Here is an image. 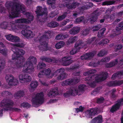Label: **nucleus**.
<instances>
[{"label":"nucleus","instance_id":"72a5a7b5","mask_svg":"<svg viewBox=\"0 0 123 123\" xmlns=\"http://www.w3.org/2000/svg\"><path fill=\"white\" fill-rule=\"evenodd\" d=\"M38 82L36 81H31L30 85L31 88L34 89L36 88L38 85Z\"/></svg>","mask_w":123,"mask_h":123},{"label":"nucleus","instance_id":"f257e3e1","mask_svg":"<svg viewBox=\"0 0 123 123\" xmlns=\"http://www.w3.org/2000/svg\"><path fill=\"white\" fill-rule=\"evenodd\" d=\"M12 50L14 53L12 55V59L15 60V63H11V67L14 69L22 67L25 60V58L22 56L25 53V51L15 47L12 48Z\"/></svg>","mask_w":123,"mask_h":123},{"label":"nucleus","instance_id":"de8ad7c7","mask_svg":"<svg viewBox=\"0 0 123 123\" xmlns=\"http://www.w3.org/2000/svg\"><path fill=\"white\" fill-rule=\"evenodd\" d=\"M98 17L94 15H92L90 18V21L91 23H93L95 22L97 19Z\"/></svg>","mask_w":123,"mask_h":123},{"label":"nucleus","instance_id":"4be33fe9","mask_svg":"<svg viewBox=\"0 0 123 123\" xmlns=\"http://www.w3.org/2000/svg\"><path fill=\"white\" fill-rule=\"evenodd\" d=\"M80 3L77 2H73L71 5L69 3H66L65 5L66 7L68 9H72L75 8L77 6H79Z\"/></svg>","mask_w":123,"mask_h":123},{"label":"nucleus","instance_id":"052dcab7","mask_svg":"<svg viewBox=\"0 0 123 123\" xmlns=\"http://www.w3.org/2000/svg\"><path fill=\"white\" fill-rule=\"evenodd\" d=\"M96 70L95 69H91L87 71L86 73L88 75H89L91 74H93L96 72Z\"/></svg>","mask_w":123,"mask_h":123},{"label":"nucleus","instance_id":"680f3d73","mask_svg":"<svg viewBox=\"0 0 123 123\" xmlns=\"http://www.w3.org/2000/svg\"><path fill=\"white\" fill-rule=\"evenodd\" d=\"M13 39H12V42H16L19 41V38L18 37L16 36H13Z\"/></svg>","mask_w":123,"mask_h":123},{"label":"nucleus","instance_id":"5fc2aeb1","mask_svg":"<svg viewBox=\"0 0 123 123\" xmlns=\"http://www.w3.org/2000/svg\"><path fill=\"white\" fill-rule=\"evenodd\" d=\"M89 33V30L88 29H86L84 30H83L82 31L81 34L84 36H86Z\"/></svg>","mask_w":123,"mask_h":123},{"label":"nucleus","instance_id":"c9c22d12","mask_svg":"<svg viewBox=\"0 0 123 123\" xmlns=\"http://www.w3.org/2000/svg\"><path fill=\"white\" fill-rule=\"evenodd\" d=\"M106 28H104L100 30L98 33V37L99 38L102 37L104 33V32L106 31Z\"/></svg>","mask_w":123,"mask_h":123},{"label":"nucleus","instance_id":"7ed1b4c3","mask_svg":"<svg viewBox=\"0 0 123 123\" xmlns=\"http://www.w3.org/2000/svg\"><path fill=\"white\" fill-rule=\"evenodd\" d=\"M37 61L36 58L33 56H30L23 66V72L31 74L34 70L33 63L36 64Z\"/></svg>","mask_w":123,"mask_h":123},{"label":"nucleus","instance_id":"e2e57ef3","mask_svg":"<svg viewBox=\"0 0 123 123\" xmlns=\"http://www.w3.org/2000/svg\"><path fill=\"white\" fill-rule=\"evenodd\" d=\"M93 13L94 15L96 16L97 17L100 15V13L99 10L98 9L94 11L93 12Z\"/></svg>","mask_w":123,"mask_h":123},{"label":"nucleus","instance_id":"ddd939ff","mask_svg":"<svg viewBox=\"0 0 123 123\" xmlns=\"http://www.w3.org/2000/svg\"><path fill=\"white\" fill-rule=\"evenodd\" d=\"M107 76L108 73L107 72H102L100 75L95 77L94 81L96 83L102 82L105 80Z\"/></svg>","mask_w":123,"mask_h":123},{"label":"nucleus","instance_id":"c03bdc74","mask_svg":"<svg viewBox=\"0 0 123 123\" xmlns=\"http://www.w3.org/2000/svg\"><path fill=\"white\" fill-rule=\"evenodd\" d=\"M68 14L67 12H65L62 15L58 17L57 19V20L60 21L62 20L66 17Z\"/></svg>","mask_w":123,"mask_h":123},{"label":"nucleus","instance_id":"58836bf2","mask_svg":"<svg viewBox=\"0 0 123 123\" xmlns=\"http://www.w3.org/2000/svg\"><path fill=\"white\" fill-rule=\"evenodd\" d=\"M118 62L117 59H116L115 61H112L108 63V68L112 67L116 65Z\"/></svg>","mask_w":123,"mask_h":123},{"label":"nucleus","instance_id":"4d7b16f0","mask_svg":"<svg viewBox=\"0 0 123 123\" xmlns=\"http://www.w3.org/2000/svg\"><path fill=\"white\" fill-rule=\"evenodd\" d=\"M7 49H2L0 50V53H1L3 55L5 56L7 55Z\"/></svg>","mask_w":123,"mask_h":123},{"label":"nucleus","instance_id":"49530a36","mask_svg":"<svg viewBox=\"0 0 123 123\" xmlns=\"http://www.w3.org/2000/svg\"><path fill=\"white\" fill-rule=\"evenodd\" d=\"M104 100L105 99L104 97H101L97 99L96 103L98 104L102 103L103 102Z\"/></svg>","mask_w":123,"mask_h":123},{"label":"nucleus","instance_id":"9b49d317","mask_svg":"<svg viewBox=\"0 0 123 123\" xmlns=\"http://www.w3.org/2000/svg\"><path fill=\"white\" fill-rule=\"evenodd\" d=\"M18 77L20 82L21 83L29 82L31 80V76L29 75L25 74H20Z\"/></svg>","mask_w":123,"mask_h":123},{"label":"nucleus","instance_id":"20e7f679","mask_svg":"<svg viewBox=\"0 0 123 123\" xmlns=\"http://www.w3.org/2000/svg\"><path fill=\"white\" fill-rule=\"evenodd\" d=\"M14 102L13 101L9 99H4L1 101L0 105L2 107H6L5 109L6 111L8 110L12 112H19L21 111V109L16 108L13 107Z\"/></svg>","mask_w":123,"mask_h":123},{"label":"nucleus","instance_id":"a18cd8bd","mask_svg":"<svg viewBox=\"0 0 123 123\" xmlns=\"http://www.w3.org/2000/svg\"><path fill=\"white\" fill-rule=\"evenodd\" d=\"M100 89V87H98L94 89L93 91L92 92L91 94L94 95H96L99 92Z\"/></svg>","mask_w":123,"mask_h":123},{"label":"nucleus","instance_id":"8fccbe9b","mask_svg":"<svg viewBox=\"0 0 123 123\" xmlns=\"http://www.w3.org/2000/svg\"><path fill=\"white\" fill-rule=\"evenodd\" d=\"M96 40V37H92L91 38L87 39V40L86 41L87 44H90L92 43L93 41L95 40Z\"/></svg>","mask_w":123,"mask_h":123},{"label":"nucleus","instance_id":"6ab92c4d","mask_svg":"<svg viewBox=\"0 0 123 123\" xmlns=\"http://www.w3.org/2000/svg\"><path fill=\"white\" fill-rule=\"evenodd\" d=\"M21 33L25 37L27 38L33 37L32 32L30 30L26 29L23 30L21 31Z\"/></svg>","mask_w":123,"mask_h":123},{"label":"nucleus","instance_id":"9d476101","mask_svg":"<svg viewBox=\"0 0 123 123\" xmlns=\"http://www.w3.org/2000/svg\"><path fill=\"white\" fill-rule=\"evenodd\" d=\"M78 94V90L75 87H71L69 91L63 94L65 98H68L70 95L75 96Z\"/></svg>","mask_w":123,"mask_h":123},{"label":"nucleus","instance_id":"37998d69","mask_svg":"<svg viewBox=\"0 0 123 123\" xmlns=\"http://www.w3.org/2000/svg\"><path fill=\"white\" fill-rule=\"evenodd\" d=\"M77 36H75L73 37H70L68 40V42L69 44L74 43L77 40Z\"/></svg>","mask_w":123,"mask_h":123},{"label":"nucleus","instance_id":"1a4fd4ad","mask_svg":"<svg viewBox=\"0 0 123 123\" xmlns=\"http://www.w3.org/2000/svg\"><path fill=\"white\" fill-rule=\"evenodd\" d=\"M123 104V97L117 100L116 103L111 107L110 111L112 113H114L117 111L119 109L121 105Z\"/></svg>","mask_w":123,"mask_h":123},{"label":"nucleus","instance_id":"473e14b6","mask_svg":"<svg viewBox=\"0 0 123 123\" xmlns=\"http://www.w3.org/2000/svg\"><path fill=\"white\" fill-rule=\"evenodd\" d=\"M79 66V65L78 64L75 63L72 65L69 68H66V69L68 70H73L78 68Z\"/></svg>","mask_w":123,"mask_h":123},{"label":"nucleus","instance_id":"bf43d9fd","mask_svg":"<svg viewBox=\"0 0 123 123\" xmlns=\"http://www.w3.org/2000/svg\"><path fill=\"white\" fill-rule=\"evenodd\" d=\"M13 36L11 34H9L7 35L6 36V39L12 42V39H13Z\"/></svg>","mask_w":123,"mask_h":123},{"label":"nucleus","instance_id":"393cba45","mask_svg":"<svg viewBox=\"0 0 123 123\" xmlns=\"http://www.w3.org/2000/svg\"><path fill=\"white\" fill-rule=\"evenodd\" d=\"M102 118L101 115H99L92 120L90 123H102Z\"/></svg>","mask_w":123,"mask_h":123},{"label":"nucleus","instance_id":"b1692460","mask_svg":"<svg viewBox=\"0 0 123 123\" xmlns=\"http://www.w3.org/2000/svg\"><path fill=\"white\" fill-rule=\"evenodd\" d=\"M94 56V53L92 52L86 53L83 55L81 56V59L82 60H85L92 58Z\"/></svg>","mask_w":123,"mask_h":123},{"label":"nucleus","instance_id":"79ce46f5","mask_svg":"<svg viewBox=\"0 0 123 123\" xmlns=\"http://www.w3.org/2000/svg\"><path fill=\"white\" fill-rule=\"evenodd\" d=\"M66 38L65 35L63 34H59L57 35L55 37V39L56 40H62L63 39Z\"/></svg>","mask_w":123,"mask_h":123},{"label":"nucleus","instance_id":"f8f14e48","mask_svg":"<svg viewBox=\"0 0 123 123\" xmlns=\"http://www.w3.org/2000/svg\"><path fill=\"white\" fill-rule=\"evenodd\" d=\"M98 114L97 110L91 108L90 110H87L85 111V115L87 118H92V117Z\"/></svg>","mask_w":123,"mask_h":123},{"label":"nucleus","instance_id":"3c124183","mask_svg":"<svg viewBox=\"0 0 123 123\" xmlns=\"http://www.w3.org/2000/svg\"><path fill=\"white\" fill-rule=\"evenodd\" d=\"M105 54V50H102L98 53L97 54V56L98 57H102Z\"/></svg>","mask_w":123,"mask_h":123},{"label":"nucleus","instance_id":"4468645a","mask_svg":"<svg viewBox=\"0 0 123 123\" xmlns=\"http://www.w3.org/2000/svg\"><path fill=\"white\" fill-rule=\"evenodd\" d=\"M83 46V43L82 41L80 42L79 43L77 42L75 44L74 48L70 52V54L73 55L76 53L77 52L79 51L80 48H82Z\"/></svg>","mask_w":123,"mask_h":123},{"label":"nucleus","instance_id":"2f4dec72","mask_svg":"<svg viewBox=\"0 0 123 123\" xmlns=\"http://www.w3.org/2000/svg\"><path fill=\"white\" fill-rule=\"evenodd\" d=\"M14 95L15 97L18 98L21 97H23L24 95V93L23 91H19L17 93H15Z\"/></svg>","mask_w":123,"mask_h":123},{"label":"nucleus","instance_id":"69168bd1","mask_svg":"<svg viewBox=\"0 0 123 123\" xmlns=\"http://www.w3.org/2000/svg\"><path fill=\"white\" fill-rule=\"evenodd\" d=\"M11 94V93L7 91H3L2 92V95L3 96H7Z\"/></svg>","mask_w":123,"mask_h":123},{"label":"nucleus","instance_id":"4c0bfd02","mask_svg":"<svg viewBox=\"0 0 123 123\" xmlns=\"http://www.w3.org/2000/svg\"><path fill=\"white\" fill-rule=\"evenodd\" d=\"M101 27V25L100 24H98L97 25L94 26L92 27V31L93 32L98 31Z\"/></svg>","mask_w":123,"mask_h":123},{"label":"nucleus","instance_id":"0eeeda50","mask_svg":"<svg viewBox=\"0 0 123 123\" xmlns=\"http://www.w3.org/2000/svg\"><path fill=\"white\" fill-rule=\"evenodd\" d=\"M5 79L10 86H15L18 84V81L14 79V76L12 75L7 74L5 77Z\"/></svg>","mask_w":123,"mask_h":123},{"label":"nucleus","instance_id":"774afa93","mask_svg":"<svg viewBox=\"0 0 123 123\" xmlns=\"http://www.w3.org/2000/svg\"><path fill=\"white\" fill-rule=\"evenodd\" d=\"M44 71H40L38 74V76L39 78H41L43 76Z\"/></svg>","mask_w":123,"mask_h":123},{"label":"nucleus","instance_id":"c85d7f7f","mask_svg":"<svg viewBox=\"0 0 123 123\" xmlns=\"http://www.w3.org/2000/svg\"><path fill=\"white\" fill-rule=\"evenodd\" d=\"M80 29L79 27H74L70 31L69 33L71 34H76L80 31Z\"/></svg>","mask_w":123,"mask_h":123},{"label":"nucleus","instance_id":"f03ea898","mask_svg":"<svg viewBox=\"0 0 123 123\" xmlns=\"http://www.w3.org/2000/svg\"><path fill=\"white\" fill-rule=\"evenodd\" d=\"M5 6L7 9L11 8L12 12L9 16L11 18L18 17L19 15L20 12L21 11L22 13H23L25 11L24 5L16 2L7 1L6 3Z\"/></svg>","mask_w":123,"mask_h":123},{"label":"nucleus","instance_id":"7c9ffc66","mask_svg":"<svg viewBox=\"0 0 123 123\" xmlns=\"http://www.w3.org/2000/svg\"><path fill=\"white\" fill-rule=\"evenodd\" d=\"M65 45L64 42L60 41L57 43L55 44V46L57 49H59L63 47Z\"/></svg>","mask_w":123,"mask_h":123},{"label":"nucleus","instance_id":"6e6552de","mask_svg":"<svg viewBox=\"0 0 123 123\" xmlns=\"http://www.w3.org/2000/svg\"><path fill=\"white\" fill-rule=\"evenodd\" d=\"M79 81V79L77 78H70L63 81L62 83V85L63 86H68L70 85H74L78 83Z\"/></svg>","mask_w":123,"mask_h":123},{"label":"nucleus","instance_id":"864d4df0","mask_svg":"<svg viewBox=\"0 0 123 123\" xmlns=\"http://www.w3.org/2000/svg\"><path fill=\"white\" fill-rule=\"evenodd\" d=\"M7 23L4 22L0 24V27L2 29H6L7 26Z\"/></svg>","mask_w":123,"mask_h":123},{"label":"nucleus","instance_id":"5701e85b","mask_svg":"<svg viewBox=\"0 0 123 123\" xmlns=\"http://www.w3.org/2000/svg\"><path fill=\"white\" fill-rule=\"evenodd\" d=\"M43 9L42 7L41 6H38L37 7V10L36 12L37 14V18L39 16H42L46 14V12L43 10Z\"/></svg>","mask_w":123,"mask_h":123},{"label":"nucleus","instance_id":"2eb2a0df","mask_svg":"<svg viewBox=\"0 0 123 123\" xmlns=\"http://www.w3.org/2000/svg\"><path fill=\"white\" fill-rule=\"evenodd\" d=\"M116 28L115 32L111 35L110 37H111L113 38L121 33V31L123 29V21L120 23L118 26H116Z\"/></svg>","mask_w":123,"mask_h":123},{"label":"nucleus","instance_id":"338daca9","mask_svg":"<svg viewBox=\"0 0 123 123\" xmlns=\"http://www.w3.org/2000/svg\"><path fill=\"white\" fill-rule=\"evenodd\" d=\"M96 82L94 81L92 82L89 83V84L91 87L94 88L96 86Z\"/></svg>","mask_w":123,"mask_h":123},{"label":"nucleus","instance_id":"a19ab883","mask_svg":"<svg viewBox=\"0 0 123 123\" xmlns=\"http://www.w3.org/2000/svg\"><path fill=\"white\" fill-rule=\"evenodd\" d=\"M86 86L84 84H80L79 86L78 89H77H77V90H78V92L80 91H84V88Z\"/></svg>","mask_w":123,"mask_h":123},{"label":"nucleus","instance_id":"f704fd0d","mask_svg":"<svg viewBox=\"0 0 123 123\" xmlns=\"http://www.w3.org/2000/svg\"><path fill=\"white\" fill-rule=\"evenodd\" d=\"M59 24L56 22H52L48 24V26L49 27L55 28L58 26Z\"/></svg>","mask_w":123,"mask_h":123},{"label":"nucleus","instance_id":"aec40b11","mask_svg":"<svg viewBox=\"0 0 123 123\" xmlns=\"http://www.w3.org/2000/svg\"><path fill=\"white\" fill-rule=\"evenodd\" d=\"M123 84V80H117L110 81L108 82V86H120Z\"/></svg>","mask_w":123,"mask_h":123},{"label":"nucleus","instance_id":"0e129e2a","mask_svg":"<svg viewBox=\"0 0 123 123\" xmlns=\"http://www.w3.org/2000/svg\"><path fill=\"white\" fill-rule=\"evenodd\" d=\"M84 19V17H80L77 18L76 20V22L77 23H80Z\"/></svg>","mask_w":123,"mask_h":123},{"label":"nucleus","instance_id":"c756f323","mask_svg":"<svg viewBox=\"0 0 123 123\" xmlns=\"http://www.w3.org/2000/svg\"><path fill=\"white\" fill-rule=\"evenodd\" d=\"M25 14L27 19L28 20L30 21V23L31 21H32L34 18V16L30 12H26Z\"/></svg>","mask_w":123,"mask_h":123},{"label":"nucleus","instance_id":"bb28decb","mask_svg":"<svg viewBox=\"0 0 123 123\" xmlns=\"http://www.w3.org/2000/svg\"><path fill=\"white\" fill-rule=\"evenodd\" d=\"M93 6V3L89 2H87L84 6L81 7L80 8V9L81 10L84 11L92 7Z\"/></svg>","mask_w":123,"mask_h":123},{"label":"nucleus","instance_id":"e433bc0d","mask_svg":"<svg viewBox=\"0 0 123 123\" xmlns=\"http://www.w3.org/2000/svg\"><path fill=\"white\" fill-rule=\"evenodd\" d=\"M6 62L4 60H0V73L2 69L4 68L5 66Z\"/></svg>","mask_w":123,"mask_h":123},{"label":"nucleus","instance_id":"ea45409f","mask_svg":"<svg viewBox=\"0 0 123 123\" xmlns=\"http://www.w3.org/2000/svg\"><path fill=\"white\" fill-rule=\"evenodd\" d=\"M46 66V64L43 62H40L37 66L38 69H43Z\"/></svg>","mask_w":123,"mask_h":123},{"label":"nucleus","instance_id":"603ef678","mask_svg":"<svg viewBox=\"0 0 123 123\" xmlns=\"http://www.w3.org/2000/svg\"><path fill=\"white\" fill-rule=\"evenodd\" d=\"M43 71H44L43 74H45L46 75H49L51 72V70L49 68L47 69H43Z\"/></svg>","mask_w":123,"mask_h":123},{"label":"nucleus","instance_id":"6e6d98bb","mask_svg":"<svg viewBox=\"0 0 123 123\" xmlns=\"http://www.w3.org/2000/svg\"><path fill=\"white\" fill-rule=\"evenodd\" d=\"M99 64L98 63H97L92 61L90 63L89 65L90 66L95 67L97 66Z\"/></svg>","mask_w":123,"mask_h":123},{"label":"nucleus","instance_id":"a878e982","mask_svg":"<svg viewBox=\"0 0 123 123\" xmlns=\"http://www.w3.org/2000/svg\"><path fill=\"white\" fill-rule=\"evenodd\" d=\"M121 75H123V70L118 71L114 73L112 75L111 78L113 80H114Z\"/></svg>","mask_w":123,"mask_h":123},{"label":"nucleus","instance_id":"dca6fc26","mask_svg":"<svg viewBox=\"0 0 123 123\" xmlns=\"http://www.w3.org/2000/svg\"><path fill=\"white\" fill-rule=\"evenodd\" d=\"M64 71L65 70L63 68H62L55 71V74H57L58 73H61L57 77V80H61L65 78L66 75L64 73Z\"/></svg>","mask_w":123,"mask_h":123},{"label":"nucleus","instance_id":"f3484780","mask_svg":"<svg viewBox=\"0 0 123 123\" xmlns=\"http://www.w3.org/2000/svg\"><path fill=\"white\" fill-rule=\"evenodd\" d=\"M61 62L63 65L68 66L72 64L73 62L71 59L68 56H65L61 59Z\"/></svg>","mask_w":123,"mask_h":123},{"label":"nucleus","instance_id":"09e8293b","mask_svg":"<svg viewBox=\"0 0 123 123\" xmlns=\"http://www.w3.org/2000/svg\"><path fill=\"white\" fill-rule=\"evenodd\" d=\"M21 106L24 108H29L31 107V105L27 102L21 104Z\"/></svg>","mask_w":123,"mask_h":123},{"label":"nucleus","instance_id":"39448f33","mask_svg":"<svg viewBox=\"0 0 123 123\" xmlns=\"http://www.w3.org/2000/svg\"><path fill=\"white\" fill-rule=\"evenodd\" d=\"M51 34V32L50 31H45L44 34L40 37L39 39V40L41 45L46 48H43V46L42 48H40V49L42 51L47 50V48L48 43L46 42V40L47 39H48L50 38Z\"/></svg>","mask_w":123,"mask_h":123},{"label":"nucleus","instance_id":"cd10ccee","mask_svg":"<svg viewBox=\"0 0 123 123\" xmlns=\"http://www.w3.org/2000/svg\"><path fill=\"white\" fill-rule=\"evenodd\" d=\"M16 23L21 24H29L30 21L25 18H21L16 19L15 20Z\"/></svg>","mask_w":123,"mask_h":123},{"label":"nucleus","instance_id":"13d9d810","mask_svg":"<svg viewBox=\"0 0 123 123\" xmlns=\"http://www.w3.org/2000/svg\"><path fill=\"white\" fill-rule=\"evenodd\" d=\"M119 1V0H112L110 1H108V5L116 4L117 3V2H118Z\"/></svg>","mask_w":123,"mask_h":123},{"label":"nucleus","instance_id":"412c9836","mask_svg":"<svg viewBox=\"0 0 123 123\" xmlns=\"http://www.w3.org/2000/svg\"><path fill=\"white\" fill-rule=\"evenodd\" d=\"M40 59L42 61L48 62L57 63V60L55 57H53L51 58L45 56L41 57L40 58Z\"/></svg>","mask_w":123,"mask_h":123},{"label":"nucleus","instance_id":"a211bd4d","mask_svg":"<svg viewBox=\"0 0 123 123\" xmlns=\"http://www.w3.org/2000/svg\"><path fill=\"white\" fill-rule=\"evenodd\" d=\"M58 90L57 87L51 89L48 93L47 95L50 98H53L58 95Z\"/></svg>","mask_w":123,"mask_h":123},{"label":"nucleus","instance_id":"423d86ee","mask_svg":"<svg viewBox=\"0 0 123 123\" xmlns=\"http://www.w3.org/2000/svg\"><path fill=\"white\" fill-rule=\"evenodd\" d=\"M44 95L43 92H41L37 94L34 98H33L31 100L33 105H38L42 104L44 101Z\"/></svg>","mask_w":123,"mask_h":123}]
</instances>
